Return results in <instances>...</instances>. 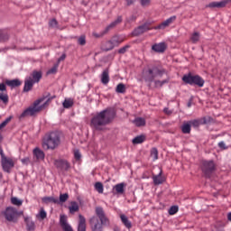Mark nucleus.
<instances>
[{
  "label": "nucleus",
  "mask_w": 231,
  "mask_h": 231,
  "mask_svg": "<svg viewBox=\"0 0 231 231\" xmlns=\"http://www.w3.org/2000/svg\"><path fill=\"white\" fill-rule=\"evenodd\" d=\"M211 122H212V117H210V116L202 117L200 119L201 125H205L207 124H210Z\"/></svg>",
  "instance_id": "obj_42"
},
{
  "label": "nucleus",
  "mask_w": 231,
  "mask_h": 231,
  "mask_svg": "<svg viewBox=\"0 0 231 231\" xmlns=\"http://www.w3.org/2000/svg\"><path fill=\"white\" fill-rule=\"evenodd\" d=\"M12 121V116L7 117L4 122L0 124V129H4V127H6L8 125V123Z\"/></svg>",
  "instance_id": "obj_47"
},
{
  "label": "nucleus",
  "mask_w": 231,
  "mask_h": 231,
  "mask_svg": "<svg viewBox=\"0 0 231 231\" xmlns=\"http://www.w3.org/2000/svg\"><path fill=\"white\" fill-rule=\"evenodd\" d=\"M182 81L184 84H189V86H198L199 88H203L205 86V79L199 75H192L191 73L186 74L182 77Z\"/></svg>",
  "instance_id": "obj_6"
},
{
  "label": "nucleus",
  "mask_w": 231,
  "mask_h": 231,
  "mask_svg": "<svg viewBox=\"0 0 231 231\" xmlns=\"http://www.w3.org/2000/svg\"><path fill=\"white\" fill-rule=\"evenodd\" d=\"M145 139L146 138L144 134L137 135L132 140V143H134V145H138L140 143H143V142H145Z\"/></svg>",
  "instance_id": "obj_29"
},
{
  "label": "nucleus",
  "mask_w": 231,
  "mask_h": 231,
  "mask_svg": "<svg viewBox=\"0 0 231 231\" xmlns=\"http://www.w3.org/2000/svg\"><path fill=\"white\" fill-rule=\"evenodd\" d=\"M136 3V0H126V4L128 6H131V5H134Z\"/></svg>",
  "instance_id": "obj_59"
},
{
  "label": "nucleus",
  "mask_w": 231,
  "mask_h": 231,
  "mask_svg": "<svg viewBox=\"0 0 231 231\" xmlns=\"http://www.w3.org/2000/svg\"><path fill=\"white\" fill-rule=\"evenodd\" d=\"M155 88H163L165 84H169V79L163 80H153Z\"/></svg>",
  "instance_id": "obj_34"
},
{
  "label": "nucleus",
  "mask_w": 231,
  "mask_h": 231,
  "mask_svg": "<svg viewBox=\"0 0 231 231\" xmlns=\"http://www.w3.org/2000/svg\"><path fill=\"white\" fill-rule=\"evenodd\" d=\"M79 222L78 226V231H86V217L82 215H79Z\"/></svg>",
  "instance_id": "obj_22"
},
{
  "label": "nucleus",
  "mask_w": 231,
  "mask_h": 231,
  "mask_svg": "<svg viewBox=\"0 0 231 231\" xmlns=\"http://www.w3.org/2000/svg\"><path fill=\"white\" fill-rule=\"evenodd\" d=\"M54 165L57 169H64V171H69V169H71V164H69L68 161L62 159L56 160Z\"/></svg>",
  "instance_id": "obj_12"
},
{
  "label": "nucleus",
  "mask_w": 231,
  "mask_h": 231,
  "mask_svg": "<svg viewBox=\"0 0 231 231\" xmlns=\"http://www.w3.org/2000/svg\"><path fill=\"white\" fill-rule=\"evenodd\" d=\"M199 32H193L191 37H190V40L191 42H193V44H196V42H199Z\"/></svg>",
  "instance_id": "obj_39"
},
{
  "label": "nucleus",
  "mask_w": 231,
  "mask_h": 231,
  "mask_svg": "<svg viewBox=\"0 0 231 231\" xmlns=\"http://www.w3.org/2000/svg\"><path fill=\"white\" fill-rule=\"evenodd\" d=\"M60 223L64 231H73V228H71V226L68 224V217L65 215H61L60 217Z\"/></svg>",
  "instance_id": "obj_13"
},
{
  "label": "nucleus",
  "mask_w": 231,
  "mask_h": 231,
  "mask_svg": "<svg viewBox=\"0 0 231 231\" xmlns=\"http://www.w3.org/2000/svg\"><path fill=\"white\" fill-rule=\"evenodd\" d=\"M78 42L80 46H86V35H81L79 39H78Z\"/></svg>",
  "instance_id": "obj_50"
},
{
  "label": "nucleus",
  "mask_w": 231,
  "mask_h": 231,
  "mask_svg": "<svg viewBox=\"0 0 231 231\" xmlns=\"http://www.w3.org/2000/svg\"><path fill=\"white\" fill-rule=\"evenodd\" d=\"M218 147L220 148V149H223V150H226V149H228V147L226 146V144L225 143V142H220V143H218Z\"/></svg>",
  "instance_id": "obj_58"
},
{
  "label": "nucleus",
  "mask_w": 231,
  "mask_h": 231,
  "mask_svg": "<svg viewBox=\"0 0 231 231\" xmlns=\"http://www.w3.org/2000/svg\"><path fill=\"white\" fill-rule=\"evenodd\" d=\"M125 183L124 182H121V183H118L116 184L114 189L116 192V194H124L125 192Z\"/></svg>",
  "instance_id": "obj_30"
},
{
  "label": "nucleus",
  "mask_w": 231,
  "mask_h": 231,
  "mask_svg": "<svg viewBox=\"0 0 231 231\" xmlns=\"http://www.w3.org/2000/svg\"><path fill=\"white\" fill-rule=\"evenodd\" d=\"M191 106H192V101H189V102L188 103L187 106H188V107H191Z\"/></svg>",
  "instance_id": "obj_63"
},
{
  "label": "nucleus",
  "mask_w": 231,
  "mask_h": 231,
  "mask_svg": "<svg viewBox=\"0 0 231 231\" xmlns=\"http://www.w3.org/2000/svg\"><path fill=\"white\" fill-rule=\"evenodd\" d=\"M202 171L206 176L212 174V172L216 171V163H214V161H204L202 162Z\"/></svg>",
  "instance_id": "obj_10"
},
{
  "label": "nucleus",
  "mask_w": 231,
  "mask_h": 231,
  "mask_svg": "<svg viewBox=\"0 0 231 231\" xmlns=\"http://www.w3.org/2000/svg\"><path fill=\"white\" fill-rule=\"evenodd\" d=\"M74 158L77 161H79V160H80V158H82V154H80V151H79V150L74 151Z\"/></svg>",
  "instance_id": "obj_53"
},
{
  "label": "nucleus",
  "mask_w": 231,
  "mask_h": 231,
  "mask_svg": "<svg viewBox=\"0 0 231 231\" xmlns=\"http://www.w3.org/2000/svg\"><path fill=\"white\" fill-rule=\"evenodd\" d=\"M141 6H149L151 0H140Z\"/></svg>",
  "instance_id": "obj_56"
},
{
  "label": "nucleus",
  "mask_w": 231,
  "mask_h": 231,
  "mask_svg": "<svg viewBox=\"0 0 231 231\" xmlns=\"http://www.w3.org/2000/svg\"><path fill=\"white\" fill-rule=\"evenodd\" d=\"M114 46H120L125 41V37L116 35L111 39Z\"/></svg>",
  "instance_id": "obj_23"
},
{
  "label": "nucleus",
  "mask_w": 231,
  "mask_h": 231,
  "mask_svg": "<svg viewBox=\"0 0 231 231\" xmlns=\"http://www.w3.org/2000/svg\"><path fill=\"white\" fill-rule=\"evenodd\" d=\"M22 163H28L30 162V158H24L21 160Z\"/></svg>",
  "instance_id": "obj_62"
},
{
  "label": "nucleus",
  "mask_w": 231,
  "mask_h": 231,
  "mask_svg": "<svg viewBox=\"0 0 231 231\" xmlns=\"http://www.w3.org/2000/svg\"><path fill=\"white\" fill-rule=\"evenodd\" d=\"M101 82L105 86L109 84V69H106L101 74Z\"/></svg>",
  "instance_id": "obj_21"
},
{
  "label": "nucleus",
  "mask_w": 231,
  "mask_h": 231,
  "mask_svg": "<svg viewBox=\"0 0 231 231\" xmlns=\"http://www.w3.org/2000/svg\"><path fill=\"white\" fill-rule=\"evenodd\" d=\"M57 199L53 197H43L42 198V202L43 203H57Z\"/></svg>",
  "instance_id": "obj_38"
},
{
  "label": "nucleus",
  "mask_w": 231,
  "mask_h": 231,
  "mask_svg": "<svg viewBox=\"0 0 231 231\" xmlns=\"http://www.w3.org/2000/svg\"><path fill=\"white\" fill-rule=\"evenodd\" d=\"M150 30H154V27L151 26V22H145L143 24L136 27L132 34L134 37H140V35H143V33L150 32Z\"/></svg>",
  "instance_id": "obj_8"
},
{
  "label": "nucleus",
  "mask_w": 231,
  "mask_h": 231,
  "mask_svg": "<svg viewBox=\"0 0 231 231\" xmlns=\"http://www.w3.org/2000/svg\"><path fill=\"white\" fill-rule=\"evenodd\" d=\"M43 100H46V97H40L39 99L34 101L32 106L26 108L20 115V118H25V116H35V115H37V113H41V111H42V109H44V107H46V106H48L50 104V98H48L46 100V102H44V104H42ZM41 104H42V105H41Z\"/></svg>",
  "instance_id": "obj_3"
},
{
  "label": "nucleus",
  "mask_w": 231,
  "mask_h": 231,
  "mask_svg": "<svg viewBox=\"0 0 231 231\" xmlns=\"http://www.w3.org/2000/svg\"><path fill=\"white\" fill-rule=\"evenodd\" d=\"M24 222L26 223V228L28 231L35 230V222H33L30 217H25Z\"/></svg>",
  "instance_id": "obj_20"
},
{
  "label": "nucleus",
  "mask_w": 231,
  "mask_h": 231,
  "mask_svg": "<svg viewBox=\"0 0 231 231\" xmlns=\"http://www.w3.org/2000/svg\"><path fill=\"white\" fill-rule=\"evenodd\" d=\"M11 203L12 205H15L16 207H21V205H23V201L21 199H18L17 197L11 198Z\"/></svg>",
  "instance_id": "obj_40"
},
{
  "label": "nucleus",
  "mask_w": 231,
  "mask_h": 231,
  "mask_svg": "<svg viewBox=\"0 0 231 231\" xmlns=\"http://www.w3.org/2000/svg\"><path fill=\"white\" fill-rule=\"evenodd\" d=\"M0 100L3 104H8V93L6 92V84L0 83Z\"/></svg>",
  "instance_id": "obj_11"
},
{
  "label": "nucleus",
  "mask_w": 231,
  "mask_h": 231,
  "mask_svg": "<svg viewBox=\"0 0 231 231\" xmlns=\"http://www.w3.org/2000/svg\"><path fill=\"white\" fill-rule=\"evenodd\" d=\"M179 208L178 206H171L169 209L170 216H174V214H178Z\"/></svg>",
  "instance_id": "obj_43"
},
{
  "label": "nucleus",
  "mask_w": 231,
  "mask_h": 231,
  "mask_svg": "<svg viewBox=\"0 0 231 231\" xmlns=\"http://www.w3.org/2000/svg\"><path fill=\"white\" fill-rule=\"evenodd\" d=\"M191 125L189 122H184L181 125V132L183 134H190Z\"/></svg>",
  "instance_id": "obj_28"
},
{
  "label": "nucleus",
  "mask_w": 231,
  "mask_h": 231,
  "mask_svg": "<svg viewBox=\"0 0 231 231\" xmlns=\"http://www.w3.org/2000/svg\"><path fill=\"white\" fill-rule=\"evenodd\" d=\"M42 79V71H37L33 70L32 73V80L34 82V84H37L41 81Z\"/></svg>",
  "instance_id": "obj_19"
},
{
  "label": "nucleus",
  "mask_w": 231,
  "mask_h": 231,
  "mask_svg": "<svg viewBox=\"0 0 231 231\" xmlns=\"http://www.w3.org/2000/svg\"><path fill=\"white\" fill-rule=\"evenodd\" d=\"M136 19H137V16L134 14H132L130 17L126 18V23H134Z\"/></svg>",
  "instance_id": "obj_55"
},
{
  "label": "nucleus",
  "mask_w": 231,
  "mask_h": 231,
  "mask_svg": "<svg viewBox=\"0 0 231 231\" xmlns=\"http://www.w3.org/2000/svg\"><path fill=\"white\" fill-rule=\"evenodd\" d=\"M106 30H104L103 32L97 33V32H93L92 35L93 37H96V39H100V37H104L106 35Z\"/></svg>",
  "instance_id": "obj_51"
},
{
  "label": "nucleus",
  "mask_w": 231,
  "mask_h": 231,
  "mask_svg": "<svg viewBox=\"0 0 231 231\" xmlns=\"http://www.w3.org/2000/svg\"><path fill=\"white\" fill-rule=\"evenodd\" d=\"M228 0H222L220 2H211L206 5V8H225Z\"/></svg>",
  "instance_id": "obj_14"
},
{
  "label": "nucleus",
  "mask_w": 231,
  "mask_h": 231,
  "mask_svg": "<svg viewBox=\"0 0 231 231\" xmlns=\"http://www.w3.org/2000/svg\"><path fill=\"white\" fill-rule=\"evenodd\" d=\"M174 21H176V15L171 16L170 18L165 20L168 26H171V24H172Z\"/></svg>",
  "instance_id": "obj_52"
},
{
  "label": "nucleus",
  "mask_w": 231,
  "mask_h": 231,
  "mask_svg": "<svg viewBox=\"0 0 231 231\" xmlns=\"http://www.w3.org/2000/svg\"><path fill=\"white\" fill-rule=\"evenodd\" d=\"M69 199V195L68 193L60 194V203H66V200Z\"/></svg>",
  "instance_id": "obj_46"
},
{
  "label": "nucleus",
  "mask_w": 231,
  "mask_h": 231,
  "mask_svg": "<svg viewBox=\"0 0 231 231\" xmlns=\"http://www.w3.org/2000/svg\"><path fill=\"white\" fill-rule=\"evenodd\" d=\"M4 216L7 221L15 223L17 217H19V212L17 211V208L14 207H7L4 211Z\"/></svg>",
  "instance_id": "obj_7"
},
{
  "label": "nucleus",
  "mask_w": 231,
  "mask_h": 231,
  "mask_svg": "<svg viewBox=\"0 0 231 231\" xmlns=\"http://www.w3.org/2000/svg\"><path fill=\"white\" fill-rule=\"evenodd\" d=\"M0 156L1 160H5V158H6V155H5V152L3 150H0Z\"/></svg>",
  "instance_id": "obj_60"
},
{
  "label": "nucleus",
  "mask_w": 231,
  "mask_h": 231,
  "mask_svg": "<svg viewBox=\"0 0 231 231\" xmlns=\"http://www.w3.org/2000/svg\"><path fill=\"white\" fill-rule=\"evenodd\" d=\"M33 79L32 78H29L27 80H25L24 87H23V91L25 93H28V91H31L32 88H33Z\"/></svg>",
  "instance_id": "obj_24"
},
{
  "label": "nucleus",
  "mask_w": 231,
  "mask_h": 231,
  "mask_svg": "<svg viewBox=\"0 0 231 231\" xmlns=\"http://www.w3.org/2000/svg\"><path fill=\"white\" fill-rule=\"evenodd\" d=\"M32 154H33V156H35V158L38 162H41V160H44V158H45L44 152L42 150H41L40 148H34L32 151Z\"/></svg>",
  "instance_id": "obj_17"
},
{
  "label": "nucleus",
  "mask_w": 231,
  "mask_h": 231,
  "mask_svg": "<svg viewBox=\"0 0 231 231\" xmlns=\"http://www.w3.org/2000/svg\"><path fill=\"white\" fill-rule=\"evenodd\" d=\"M152 180L154 185H162V183H163L164 180L163 177H162V173L158 174V175H154L152 177Z\"/></svg>",
  "instance_id": "obj_32"
},
{
  "label": "nucleus",
  "mask_w": 231,
  "mask_h": 231,
  "mask_svg": "<svg viewBox=\"0 0 231 231\" xmlns=\"http://www.w3.org/2000/svg\"><path fill=\"white\" fill-rule=\"evenodd\" d=\"M125 85L124 83H119L116 88V93H121L124 95L125 93Z\"/></svg>",
  "instance_id": "obj_36"
},
{
  "label": "nucleus",
  "mask_w": 231,
  "mask_h": 231,
  "mask_svg": "<svg viewBox=\"0 0 231 231\" xmlns=\"http://www.w3.org/2000/svg\"><path fill=\"white\" fill-rule=\"evenodd\" d=\"M66 59V54H62L59 60H58V62H60L61 60H64Z\"/></svg>",
  "instance_id": "obj_61"
},
{
  "label": "nucleus",
  "mask_w": 231,
  "mask_h": 231,
  "mask_svg": "<svg viewBox=\"0 0 231 231\" xmlns=\"http://www.w3.org/2000/svg\"><path fill=\"white\" fill-rule=\"evenodd\" d=\"M190 125H192L193 127H199V125H201V121L198 120V119H194L191 121H189Z\"/></svg>",
  "instance_id": "obj_44"
},
{
  "label": "nucleus",
  "mask_w": 231,
  "mask_h": 231,
  "mask_svg": "<svg viewBox=\"0 0 231 231\" xmlns=\"http://www.w3.org/2000/svg\"><path fill=\"white\" fill-rule=\"evenodd\" d=\"M115 116L109 109H105L99 113H97L90 120V127L94 131H104L106 125L111 124Z\"/></svg>",
  "instance_id": "obj_1"
},
{
  "label": "nucleus",
  "mask_w": 231,
  "mask_h": 231,
  "mask_svg": "<svg viewBox=\"0 0 231 231\" xmlns=\"http://www.w3.org/2000/svg\"><path fill=\"white\" fill-rule=\"evenodd\" d=\"M133 124L136 127H143L145 126L146 121L143 117H136L134 120H133Z\"/></svg>",
  "instance_id": "obj_26"
},
{
  "label": "nucleus",
  "mask_w": 231,
  "mask_h": 231,
  "mask_svg": "<svg viewBox=\"0 0 231 231\" xmlns=\"http://www.w3.org/2000/svg\"><path fill=\"white\" fill-rule=\"evenodd\" d=\"M70 214H75V212H79V204L76 201H72L70 206L69 207Z\"/></svg>",
  "instance_id": "obj_33"
},
{
  "label": "nucleus",
  "mask_w": 231,
  "mask_h": 231,
  "mask_svg": "<svg viewBox=\"0 0 231 231\" xmlns=\"http://www.w3.org/2000/svg\"><path fill=\"white\" fill-rule=\"evenodd\" d=\"M8 41V34L5 31L0 30V42Z\"/></svg>",
  "instance_id": "obj_45"
},
{
  "label": "nucleus",
  "mask_w": 231,
  "mask_h": 231,
  "mask_svg": "<svg viewBox=\"0 0 231 231\" xmlns=\"http://www.w3.org/2000/svg\"><path fill=\"white\" fill-rule=\"evenodd\" d=\"M120 219H121L123 225H125V228L131 229L133 227V224L131 223V221L129 220L127 216L121 215Z\"/></svg>",
  "instance_id": "obj_25"
},
{
  "label": "nucleus",
  "mask_w": 231,
  "mask_h": 231,
  "mask_svg": "<svg viewBox=\"0 0 231 231\" xmlns=\"http://www.w3.org/2000/svg\"><path fill=\"white\" fill-rule=\"evenodd\" d=\"M2 141H3V135L0 134V142H2Z\"/></svg>",
  "instance_id": "obj_64"
},
{
  "label": "nucleus",
  "mask_w": 231,
  "mask_h": 231,
  "mask_svg": "<svg viewBox=\"0 0 231 231\" xmlns=\"http://www.w3.org/2000/svg\"><path fill=\"white\" fill-rule=\"evenodd\" d=\"M60 145V134L57 132L50 133L45 135L42 142V147L47 150L54 151Z\"/></svg>",
  "instance_id": "obj_5"
},
{
  "label": "nucleus",
  "mask_w": 231,
  "mask_h": 231,
  "mask_svg": "<svg viewBox=\"0 0 231 231\" xmlns=\"http://www.w3.org/2000/svg\"><path fill=\"white\" fill-rule=\"evenodd\" d=\"M130 48H131V45H125L124 47H122L118 50V53L120 55H124V53H125L127 51V50H129Z\"/></svg>",
  "instance_id": "obj_48"
},
{
  "label": "nucleus",
  "mask_w": 231,
  "mask_h": 231,
  "mask_svg": "<svg viewBox=\"0 0 231 231\" xmlns=\"http://www.w3.org/2000/svg\"><path fill=\"white\" fill-rule=\"evenodd\" d=\"M49 26L51 28H57L59 26V23L57 22V19L53 18L49 22Z\"/></svg>",
  "instance_id": "obj_49"
},
{
  "label": "nucleus",
  "mask_w": 231,
  "mask_h": 231,
  "mask_svg": "<svg viewBox=\"0 0 231 231\" xmlns=\"http://www.w3.org/2000/svg\"><path fill=\"white\" fill-rule=\"evenodd\" d=\"M169 24L167 23L166 21H164L161 24L153 27V30H165V28H167Z\"/></svg>",
  "instance_id": "obj_41"
},
{
  "label": "nucleus",
  "mask_w": 231,
  "mask_h": 231,
  "mask_svg": "<svg viewBox=\"0 0 231 231\" xmlns=\"http://www.w3.org/2000/svg\"><path fill=\"white\" fill-rule=\"evenodd\" d=\"M57 68H58L57 65H55L54 67H52L51 69H49V70L47 71V75H53V74L57 73Z\"/></svg>",
  "instance_id": "obj_54"
},
{
  "label": "nucleus",
  "mask_w": 231,
  "mask_h": 231,
  "mask_svg": "<svg viewBox=\"0 0 231 231\" xmlns=\"http://www.w3.org/2000/svg\"><path fill=\"white\" fill-rule=\"evenodd\" d=\"M73 104H75L73 98H65V100L62 103V106L65 109H69V107H73Z\"/></svg>",
  "instance_id": "obj_31"
},
{
  "label": "nucleus",
  "mask_w": 231,
  "mask_h": 231,
  "mask_svg": "<svg viewBox=\"0 0 231 231\" xmlns=\"http://www.w3.org/2000/svg\"><path fill=\"white\" fill-rule=\"evenodd\" d=\"M96 216L89 219L92 231H104V226H109V218L106 216V212L102 207L96 208Z\"/></svg>",
  "instance_id": "obj_2"
},
{
  "label": "nucleus",
  "mask_w": 231,
  "mask_h": 231,
  "mask_svg": "<svg viewBox=\"0 0 231 231\" xmlns=\"http://www.w3.org/2000/svg\"><path fill=\"white\" fill-rule=\"evenodd\" d=\"M150 156L152 158L153 162H156L158 160V149L157 148H152L150 152Z\"/></svg>",
  "instance_id": "obj_37"
},
{
  "label": "nucleus",
  "mask_w": 231,
  "mask_h": 231,
  "mask_svg": "<svg viewBox=\"0 0 231 231\" xmlns=\"http://www.w3.org/2000/svg\"><path fill=\"white\" fill-rule=\"evenodd\" d=\"M122 21H124L122 16H118L114 22H112L105 28V33H108L110 30H113V28H116V26H118V24H120Z\"/></svg>",
  "instance_id": "obj_16"
},
{
  "label": "nucleus",
  "mask_w": 231,
  "mask_h": 231,
  "mask_svg": "<svg viewBox=\"0 0 231 231\" xmlns=\"http://www.w3.org/2000/svg\"><path fill=\"white\" fill-rule=\"evenodd\" d=\"M165 73H167V71L164 69H160L156 66L146 67L142 71V79L144 82L152 84L156 77H163Z\"/></svg>",
  "instance_id": "obj_4"
},
{
  "label": "nucleus",
  "mask_w": 231,
  "mask_h": 231,
  "mask_svg": "<svg viewBox=\"0 0 231 231\" xmlns=\"http://www.w3.org/2000/svg\"><path fill=\"white\" fill-rule=\"evenodd\" d=\"M116 46L115 43H113L112 40L106 42L103 44V51H111V50H115Z\"/></svg>",
  "instance_id": "obj_27"
},
{
  "label": "nucleus",
  "mask_w": 231,
  "mask_h": 231,
  "mask_svg": "<svg viewBox=\"0 0 231 231\" xmlns=\"http://www.w3.org/2000/svg\"><path fill=\"white\" fill-rule=\"evenodd\" d=\"M1 165L2 169L5 172H10L14 167H15V162H14V159L10 157H5L4 159H1Z\"/></svg>",
  "instance_id": "obj_9"
},
{
  "label": "nucleus",
  "mask_w": 231,
  "mask_h": 231,
  "mask_svg": "<svg viewBox=\"0 0 231 231\" xmlns=\"http://www.w3.org/2000/svg\"><path fill=\"white\" fill-rule=\"evenodd\" d=\"M39 216H40L41 219H46V216H47L46 211L44 209H41Z\"/></svg>",
  "instance_id": "obj_57"
},
{
  "label": "nucleus",
  "mask_w": 231,
  "mask_h": 231,
  "mask_svg": "<svg viewBox=\"0 0 231 231\" xmlns=\"http://www.w3.org/2000/svg\"><path fill=\"white\" fill-rule=\"evenodd\" d=\"M152 50L156 53H163L165 50H167V43L165 42L155 43L152 46Z\"/></svg>",
  "instance_id": "obj_15"
},
{
  "label": "nucleus",
  "mask_w": 231,
  "mask_h": 231,
  "mask_svg": "<svg viewBox=\"0 0 231 231\" xmlns=\"http://www.w3.org/2000/svg\"><path fill=\"white\" fill-rule=\"evenodd\" d=\"M94 188L98 194H104V184L102 182H96Z\"/></svg>",
  "instance_id": "obj_35"
},
{
  "label": "nucleus",
  "mask_w": 231,
  "mask_h": 231,
  "mask_svg": "<svg viewBox=\"0 0 231 231\" xmlns=\"http://www.w3.org/2000/svg\"><path fill=\"white\" fill-rule=\"evenodd\" d=\"M5 84L6 86H9V88L14 89V88H19V86H21L23 82H21V80L19 79H6Z\"/></svg>",
  "instance_id": "obj_18"
}]
</instances>
